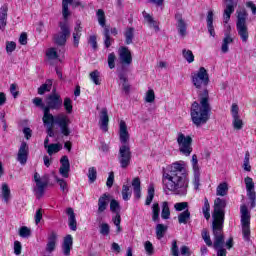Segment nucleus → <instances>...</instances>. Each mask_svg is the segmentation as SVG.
I'll use <instances>...</instances> for the list:
<instances>
[{
  "mask_svg": "<svg viewBox=\"0 0 256 256\" xmlns=\"http://www.w3.org/2000/svg\"><path fill=\"white\" fill-rule=\"evenodd\" d=\"M225 207H227V202L225 201V199H215L214 212L212 214V223H225Z\"/></svg>",
  "mask_w": 256,
  "mask_h": 256,
  "instance_id": "423d86ee",
  "label": "nucleus"
},
{
  "mask_svg": "<svg viewBox=\"0 0 256 256\" xmlns=\"http://www.w3.org/2000/svg\"><path fill=\"white\" fill-rule=\"evenodd\" d=\"M142 15L144 17V20L147 21L149 27H153V29H155V31H159V25H157V22H155V20L153 19V16H151L146 11H143Z\"/></svg>",
  "mask_w": 256,
  "mask_h": 256,
  "instance_id": "2f4dec72",
  "label": "nucleus"
},
{
  "mask_svg": "<svg viewBox=\"0 0 256 256\" xmlns=\"http://www.w3.org/2000/svg\"><path fill=\"white\" fill-rule=\"evenodd\" d=\"M46 56L50 60L59 59V54H57V50L55 48L48 49V51L46 52Z\"/></svg>",
  "mask_w": 256,
  "mask_h": 256,
  "instance_id": "e2e57ef3",
  "label": "nucleus"
},
{
  "mask_svg": "<svg viewBox=\"0 0 256 256\" xmlns=\"http://www.w3.org/2000/svg\"><path fill=\"white\" fill-rule=\"evenodd\" d=\"M163 181L166 182L168 191H173L176 195H187V187H189V178H187V170L181 163H173L163 172Z\"/></svg>",
  "mask_w": 256,
  "mask_h": 256,
  "instance_id": "f03ea898",
  "label": "nucleus"
},
{
  "mask_svg": "<svg viewBox=\"0 0 256 256\" xmlns=\"http://www.w3.org/2000/svg\"><path fill=\"white\" fill-rule=\"evenodd\" d=\"M60 168H59V173L61 176L64 177V179H67L69 177V171H71V163L69 162V157L68 156H62L60 159Z\"/></svg>",
  "mask_w": 256,
  "mask_h": 256,
  "instance_id": "f3484780",
  "label": "nucleus"
},
{
  "mask_svg": "<svg viewBox=\"0 0 256 256\" xmlns=\"http://www.w3.org/2000/svg\"><path fill=\"white\" fill-rule=\"evenodd\" d=\"M191 220V212L189 209L184 210L178 215V223L180 225H187L189 221Z\"/></svg>",
  "mask_w": 256,
  "mask_h": 256,
  "instance_id": "c85d7f7f",
  "label": "nucleus"
},
{
  "mask_svg": "<svg viewBox=\"0 0 256 256\" xmlns=\"http://www.w3.org/2000/svg\"><path fill=\"white\" fill-rule=\"evenodd\" d=\"M175 19L178 35H180L182 39H185V37H187V22L183 19V15L179 13L175 15Z\"/></svg>",
  "mask_w": 256,
  "mask_h": 256,
  "instance_id": "2eb2a0df",
  "label": "nucleus"
},
{
  "mask_svg": "<svg viewBox=\"0 0 256 256\" xmlns=\"http://www.w3.org/2000/svg\"><path fill=\"white\" fill-rule=\"evenodd\" d=\"M51 87H53V81L51 79L46 80V82L38 88V95H45V93L51 91Z\"/></svg>",
  "mask_w": 256,
  "mask_h": 256,
  "instance_id": "473e14b6",
  "label": "nucleus"
},
{
  "mask_svg": "<svg viewBox=\"0 0 256 256\" xmlns=\"http://www.w3.org/2000/svg\"><path fill=\"white\" fill-rule=\"evenodd\" d=\"M125 44L131 45L133 43V39H135V28L129 27L124 32Z\"/></svg>",
  "mask_w": 256,
  "mask_h": 256,
  "instance_id": "c756f323",
  "label": "nucleus"
},
{
  "mask_svg": "<svg viewBox=\"0 0 256 256\" xmlns=\"http://www.w3.org/2000/svg\"><path fill=\"white\" fill-rule=\"evenodd\" d=\"M96 17L98 19V23L100 25V27H103V29H105L106 23H107V19L105 18V11L103 9H98L96 12Z\"/></svg>",
  "mask_w": 256,
  "mask_h": 256,
  "instance_id": "c9c22d12",
  "label": "nucleus"
},
{
  "mask_svg": "<svg viewBox=\"0 0 256 256\" xmlns=\"http://www.w3.org/2000/svg\"><path fill=\"white\" fill-rule=\"evenodd\" d=\"M177 143L180 153L189 157L193 152V147L191 146L193 145V138H191V136H185V134L180 132L178 133Z\"/></svg>",
  "mask_w": 256,
  "mask_h": 256,
  "instance_id": "6e6552de",
  "label": "nucleus"
},
{
  "mask_svg": "<svg viewBox=\"0 0 256 256\" xmlns=\"http://www.w3.org/2000/svg\"><path fill=\"white\" fill-rule=\"evenodd\" d=\"M71 249H73V236L68 234L65 236L63 244H62V251L65 256L71 255Z\"/></svg>",
  "mask_w": 256,
  "mask_h": 256,
  "instance_id": "412c9836",
  "label": "nucleus"
},
{
  "mask_svg": "<svg viewBox=\"0 0 256 256\" xmlns=\"http://www.w3.org/2000/svg\"><path fill=\"white\" fill-rule=\"evenodd\" d=\"M119 61L121 65H131L133 63V56L131 50L127 46H121L118 50Z\"/></svg>",
  "mask_w": 256,
  "mask_h": 256,
  "instance_id": "ddd939ff",
  "label": "nucleus"
},
{
  "mask_svg": "<svg viewBox=\"0 0 256 256\" xmlns=\"http://www.w3.org/2000/svg\"><path fill=\"white\" fill-rule=\"evenodd\" d=\"M55 181L60 186V189H61L62 193H67V191H69L67 189V182L64 179H61V178L55 176Z\"/></svg>",
  "mask_w": 256,
  "mask_h": 256,
  "instance_id": "4d7b16f0",
  "label": "nucleus"
},
{
  "mask_svg": "<svg viewBox=\"0 0 256 256\" xmlns=\"http://www.w3.org/2000/svg\"><path fill=\"white\" fill-rule=\"evenodd\" d=\"M15 49H17V43H15L13 41L6 42V52L8 55H11V53H13V51H15Z\"/></svg>",
  "mask_w": 256,
  "mask_h": 256,
  "instance_id": "680f3d73",
  "label": "nucleus"
},
{
  "mask_svg": "<svg viewBox=\"0 0 256 256\" xmlns=\"http://www.w3.org/2000/svg\"><path fill=\"white\" fill-rule=\"evenodd\" d=\"M250 159H251V154L249 153V151H246L243 165H242L244 171H248V172L251 171Z\"/></svg>",
  "mask_w": 256,
  "mask_h": 256,
  "instance_id": "8fccbe9b",
  "label": "nucleus"
},
{
  "mask_svg": "<svg viewBox=\"0 0 256 256\" xmlns=\"http://www.w3.org/2000/svg\"><path fill=\"white\" fill-rule=\"evenodd\" d=\"M66 214L68 215V225L71 231H77V219L75 218V211L73 208H67Z\"/></svg>",
  "mask_w": 256,
  "mask_h": 256,
  "instance_id": "393cba45",
  "label": "nucleus"
},
{
  "mask_svg": "<svg viewBox=\"0 0 256 256\" xmlns=\"http://www.w3.org/2000/svg\"><path fill=\"white\" fill-rule=\"evenodd\" d=\"M214 15L213 10H209L206 17L207 29L211 37H215V26H213Z\"/></svg>",
  "mask_w": 256,
  "mask_h": 256,
  "instance_id": "bb28decb",
  "label": "nucleus"
},
{
  "mask_svg": "<svg viewBox=\"0 0 256 256\" xmlns=\"http://www.w3.org/2000/svg\"><path fill=\"white\" fill-rule=\"evenodd\" d=\"M57 248V233L52 232L48 236V242L46 244V252L47 253H53L55 249Z\"/></svg>",
  "mask_w": 256,
  "mask_h": 256,
  "instance_id": "4be33fe9",
  "label": "nucleus"
},
{
  "mask_svg": "<svg viewBox=\"0 0 256 256\" xmlns=\"http://www.w3.org/2000/svg\"><path fill=\"white\" fill-rule=\"evenodd\" d=\"M32 103L35 104L36 107H40L42 109V111H45V103H43V99L40 97H36L32 100Z\"/></svg>",
  "mask_w": 256,
  "mask_h": 256,
  "instance_id": "338daca9",
  "label": "nucleus"
},
{
  "mask_svg": "<svg viewBox=\"0 0 256 256\" xmlns=\"http://www.w3.org/2000/svg\"><path fill=\"white\" fill-rule=\"evenodd\" d=\"M88 181L89 183L97 181V169L95 167H90L88 169Z\"/></svg>",
  "mask_w": 256,
  "mask_h": 256,
  "instance_id": "864d4df0",
  "label": "nucleus"
},
{
  "mask_svg": "<svg viewBox=\"0 0 256 256\" xmlns=\"http://www.w3.org/2000/svg\"><path fill=\"white\" fill-rule=\"evenodd\" d=\"M107 207H109V194L104 193L102 196L98 199V210L97 213H104L107 210Z\"/></svg>",
  "mask_w": 256,
  "mask_h": 256,
  "instance_id": "5701e85b",
  "label": "nucleus"
},
{
  "mask_svg": "<svg viewBox=\"0 0 256 256\" xmlns=\"http://www.w3.org/2000/svg\"><path fill=\"white\" fill-rule=\"evenodd\" d=\"M34 182L36 183V187L34 188V192L37 199H41L43 195H45V189L49 186V174H45L41 177L39 173H34Z\"/></svg>",
  "mask_w": 256,
  "mask_h": 256,
  "instance_id": "0eeeda50",
  "label": "nucleus"
},
{
  "mask_svg": "<svg viewBox=\"0 0 256 256\" xmlns=\"http://www.w3.org/2000/svg\"><path fill=\"white\" fill-rule=\"evenodd\" d=\"M224 223L212 222V233L214 236V249H223L225 245V236L223 235Z\"/></svg>",
  "mask_w": 256,
  "mask_h": 256,
  "instance_id": "1a4fd4ad",
  "label": "nucleus"
},
{
  "mask_svg": "<svg viewBox=\"0 0 256 256\" xmlns=\"http://www.w3.org/2000/svg\"><path fill=\"white\" fill-rule=\"evenodd\" d=\"M131 195H132L131 187H129L128 185H123L122 186V199L124 201H129V199H131Z\"/></svg>",
  "mask_w": 256,
  "mask_h": 256,
  "instance_id": "09e8293b",
  "label": "nucleus"
},
{
  "mask_svg": "<svg viewBox=\"0 0 256 256\" xmlns=\"http://www.w3.org/2000/svg\"><path fill=\"white\" fill-rule=\"evenodd\" d=\"M168 227L164 224H157L155 231H156V238L161 241L163 237H165V233H167Z\"/></svg>",
  "mask_w": 256,
  "mask_h": 256,
  "instance_id": "72a5a7b5",
  "label": "nucleus"
},
{
  "mask_svg": "<svg viewBox=\"0 0 256 256\" xmlns=\"http://www.w3.org/2000/svg\"><path fill=\"white\" fill-rule=\"evenodd\" d=\"M175 211L181 212V211H187L189 209V203L188 202H178L174 204Z\"/></svg>",
  "mask_w": 256,
  "mask_h": 256,
  "instance_id": "6e6d98bb",
  "label": "nucleus"
},
{
  "mask_svg": "<svg viewBox=\"0 0 256 256\" xmlns=\"http://www.w3.org/2000/svg\"><path fill=\"white\" fill-rule=\"evenodd\" d=\"M131 146L129 144L121 145L118 152V161L121 169H127L131 165Z\"/></svg>",
  "mask_w": 256,
  "mask_h": 256,
  "instance_id": "9d476101",
  "label": "nucleus"
},
{
  "mask_svg": "<svg viewBox=\"0 0 256 256\" xmlns=\"http://www.w3.org/2000/svg\"><path fill=\"white\" fill-rule=\"evenodd\" d=\"M69 5H72L73 7H80L81 2H74L73 0H62V15L64 21H67L71 15V12L69 11Z\"/></svg>",
  "mask_w": 256,
  "mask_h": 256,
  "instance_id": "a211bd4d",
  "label": "nucleus"
},
{
  "mask_svg": "<svg viewBox=\"0 0 256 256\" xmlns=\"http://www.w3.org/2000/svg\"><path fill=\"white\" fill-rule=\"evenodd\" d=\"M27 159H29V146L27 142H22L17 154V161L20 162V165H26Z\"/></svg>",
  "mask_w": 256,
  "mask_h": 256,
  "instance_id": "dca6fc26",
  "label": "nucleus"
},
{
  "mask_svg": "<svg viewBox=\"0 0 256 256\" xmlns=\"http://www.w3.org/2000/svg\"><path fill=\"white\" fill-rule=\"evenodd\" d=\"M159 213H161V207H159V203H154L152 205V221L154 223H159Z\"/></svg>",
  "mask_w": 256,
  "mask_h": 256,
  "instance_id": "58836bf2",
  "label": "nucleus"
},
{
  "mask_svg": "<svg viewBox=\"0 0 256 256\" xmlns=\"http://www.w3.org/2000/svg\"><path fill=\"white\" fill-rule=\"evenodd\" d=\"M171 255L179 256V246H177V240L172 241Z\"/></svg>",
  "mask_w": 256,
  "mask_h": 256,
  "instance_id": "774afa93",
  "label": "nucleus"
},
{
  "mask_svg": "<svg viewBox=\"0 0 256 256\" xmlns=\"http://www.w3.org/2000/svg\"><path fill=\"white\" fill-rule=\"evenodd\" d=\"M43 117H42V121L44 123V125H46L47 127H53V125H57V116H53V114H51V110H49V108H46L43 110Z\"/></svg>",
  "mask_w": 256,
  "mask_h": 256,
  "instance_id": "6ab92c4d",
  "label": "nucleus"
},
{
  "mask_svg": "<svg viewBox=\"0 0 256 256\" xmlns=\"http://www.w3.org/2000/svg\"><path fill=\"white\" fill-rule=\"evenodd\" d=\"M244 183L246 185L247 195H255V183L253 182V178L249 176L246 177Z\"/></svg>",
  "mask_w": 256,
  "mask_h": 256,
  "instance_id": "7c9ffc66",
  "label": "nucleus"
},
{
  "mask_svg": "<svg viewBox=\"0 0 256 256\" xmlns=\"http://www.w3.org/2000/svg\"><path fill=\"white\" fill-rule=\"evenodd\" d=\"M99 75L100 73L98 70H94L90 73V79L94 85H101V82L99 81Z\"/></svg>",
  "mask_w": 256,
  "mask_h": 256,
  "instance_id": "13d9d810",
  "label": "nucleus"
},
{
  "mask_svg": "<svg viewBox=\"0 0 256 256\" xmlns=\"http://www.w3.org/2000/svg\"><path fill=\"white\" fill-rule=\"evenodd\" d=\"M202 239L208 247H213V241H211V235H209V231H207V229L202 230Z\"/></svg>",
  "mask_w": 256,
  "mask_h": 256,
  "instance_id": "3c124183",
  "label": "nucleus"
},
{
  "mask_svg": "<svg viewBox=\"0 0 256 256\" xmlns=\"http://www.w3.org/2000/svg\"><path fill=\"white\" fill-rule=\"evenodd\" d=\"M211 205L209 204V200L207 198H204V206L202 207V212L207 221L211 219Z\"/></svg>",
  "mask_w": 256,
  "mask_h": 256,
  "instance_id": "37998d69",
  "label": "nucleus"
},
{
  "mask_svg": "<svg viewBox=\"0 0 256 256\" xmlns=\"http://www.w3.org/2000/svg\"><path fill=\"white\" fill-rule=\"evenodd\" d=\"M83 31V27H81V23L77 22L74 28L73 33V43L74 47H79V41L81 39V32Z\"/></svg>",
  "mask_w": 256,
  "mask_h": 256,
  "instance_id": "cd10ccee",
  "label": "nucleus"
},
{
  "mask_svg": "<svg viewBox=\"0 0 256 256\" xmlns=\"http://www.w3.org/2000/svg\"><path fill=\"white\" fill-rule=\"evenodd\" d=\"M63 105L66 113H68V115H71V113H73V100H71V98L69 97H66L64 98Z\"/></svg>",
  "mask_w": 256,
  "mask_h": 256,
  "instance_id": "49530a36",
  "label": "nucleus"
},
{
  "mask_svg": "<svg viewBox=\"0 0 256 256\" xmlns=\"http://www.w3.org/2000/svg\"><path fill=\"white\" fill-rule=\"evenodd\" d=\"M119 139L122 145H129V131H127V124L125 121L120 122Z\"/></svg>",
  "mask_w": 256,
  "mask_h": 256,
  "instance_id": "aec40b11",
  "label": "nucleus"
},
{
  "mask_svg": "<svg viewBox=\"0 0 256 256\" xmlns=\"http://www.w3.org/2000/svg\"><path fill=\"white\" fill-rule=\"evenodd\" d=\"M162 219H170L171 217V210L169 209V202L164 201L162 202V212H161Z\"/></svg>",
  "mask_w": 256,
  "mask_h": 256,
  "instance_id": "ea45409f",
  "label": "nucleus"
},
{
  "mask_svg": "<svg viewBox=\"0 0 256 256\" xmlns=\"http://www.w3.org/2000/svg\"><path fill=\"white\" fill-rule=\"evenodd\" d=\"M118 77L120 79V81H122V87H123V91L126 93V95H129V91H131V85H129V83H127L128 79L125 77V74L123 72H120L118 74Z\"/></svg>",
  "mask_w": 256,
  "mask_h": 256,
  "instance_id": "e433bc0d",
  "label": "nucleus"
},
{
  "mask_svg": "<svg viewBox=\"0 0 256 256\" xmlns=\"http://www.w3.org/2000/svg\"><path fill=\"white\" fill-rule=\"evenodd\" d=\"M109 233H111V227L109 226V224L102 223L100 225V235H104L105 237H107Z\"/></svg>",
  "mask_w": 256,
  "mask_h": 256,
  "instance_id": "bf43d9fd",
  "label": "nucleus"
},
{
  "mask_svg": "<svg viewBox=\"0 0 256 256\" xmlns=\"http://www.w3.org/2000/svg\"><path fill=\"white\" fill-rule=\"evenodd\" d=\"M61 107H63L61 95L54 93L46 98V108L44 109H48V111H59Z\"/></svg>",
  "mask_w": 256,
  "mask_h": 256,
  "instance_id": "9b49d317",
  "label": "nucleus"
},
{
  "mask_svg": "<svg viewBox=\"0 0 256 256\" xmlns=\"http://www.w3.org/2000/svg\"><path fill=\"white\" fill-rule=\"evenodd\" d=\"M71 124V120L67 115L60 114L56 116V125L60 128V131L64 137H69L71 135V129H69V125Z\"/></svg>",
  "mask_w": 256,
  "mask_h": 256,
  "instance_id": "f8f14e48",
  "label": "nucleus"
},
{
  "mask_svg": "<svg viewBox=\"0 0 256 256\" xmlns=\"http://www.w3.org/2000/svg\"><path fill=\"white\" fill-rule=\"evenodd\" d=\"M241 213V225H242V235L244 241H250L251 239V214L246 205L240 207Z\"/></svg>",
  "mask_w": 256,
  "mask_h": 256,
  "instance_id": "20e7f679",
  "label": "nucleus"
},
{
  "mask_svg": "<svg viewBox=\"0 0 256 256\" xmlns=\"http://www.w3.org/2000/svg\"><path fill=\"white\" fill-rule=\"evenodd\" d=\"M110 211L115 214L121 213V205L119 204V201L115 199L110 201Z\"/></svg>",
  "mask_w": 256,
  "mask_h": 256,
  "instance_id": "de8ad7c7",
  "label": "nucleus"
},
{
  "mask_svg": "<svg viewBox=\"0 0 256 256\" xmlns=\"http://www.w3.org/2000/svg\"><path fill=\"white\" fill-rule=\"evenodd\" d=\"M115 59H117V56L112 52L108 55V67L109 69H115Z\"/></svg>",
  "mask_w": 256,
  "mask_h": 256,
  "instance_id": "69168bd1",
  "label": "nucleus"
},
{
  "mask_svg": "<svg viewBox=\"0 0 256 256\" xmlns=\"http://www.w3.org/2000/svg\"><path fill=\"white\" fill-rule=\"evenodd\" d=\"M2 198L5 203H9V199H11V189H9V185L7 183L2 184Z\"/></svg>",
  "mask_w": 256,
  "mask_h": 256,
  "instance_id": "79ce46f5",
  "label": "nucleus"
},
{
  "mask_svg": "<svg viewBox=\"0 0 256 256\" xmlns=\"http://www.w3.org/2000/svg\"><path fill=\"white\" fill-rule=\"evenodd\" d=\"M182 55L188 63H193V61H195V56L193 55V52L191 50L183 49Z\"/></svg>",
  "mask_w": 256,
  "mask_h": 256,
  "instance_id": "603ef678",
  "label": "nucleus"
},
{
  "mask_svg": "<svg viewBox=\"0 0 256 256\" xmlns=\"http://www.w3.org/2000/svg\"><path fill=\"white\" fill-rule=\"evenodd\" d=\"M228 191H229V186L227 185V183L224 182L218 185L216 189V195L220 197H225Z\"/></svg>",
  "mask_w": 256,
  "mask_h": 256,
  "instance_id": "c03bdc74",
  "label": "nucleus"
},
{
  "mask_svg": "<svg viewBox=\"0 0 256 256\" xmlns=\"http://www.w3.org/2000/svg\"><path fill=\"white\" fill-rule=\"evenodd\" d=\"M233 128L236 129V131H241L243 129V120L239 118V116H236L233 118Z\"/></svg>",
  "mask_w": 256,
  "mask_h": 256,
  "instance_id": "5fc2aeb1",
  "label": "nucleus"
},
{
  "mask_svg": "<svg viewBox=\"0 0 256 256\" xmlns=\"http://www.w3.org/2000/svg\"><path fill=\"white\" fill-rule=\"evenodd\" d=\"M100 127L103 129V131L109 130V113L107 111V108H102L100 112Z\"/></svg>",
  "mask_w": 256,
  "mask_h": 256,
  "instance_id": "b1692460",
  "label": "nucleus"
},
{
  "mask_svg": "<svg viewBox=\"0 0 256 256\" xmlns=\"http://www.w3.org/2000/svg\"><path fill=\"white\" fill-rule=\"evenodd\" d=\"M230 43H233V38L229 34H226V36L223 39L221 51L222 53H229V45Z\"/></svg>",
  "mask_w": 256,
  "mask_h": 256,
  "instance_id": "4c0bfd02",
  "label": "nucleus"
},
{
  "mask_svg": "<svg viewBox=\"0 0 256 256\" xmlns=\"http://www.w3.org/2000/svg\"><path fill=\"white\" fill-rule=\"evenodd\" d=\"M63 149V145L59 143H52L47 148L48 155H53V153H59Z\"/></svg>",
  "mask_w": 256,
  "mask_h": 256,
  "instance_id": "a18cd8bd",
  "label": "nucleus"
},
{
  "mask_svg": "<svg viewBox=\"0 0 256 256\" xmlns=\"http://www.w3.org/2000/svg\"><path fill=\"white\" fill-rule=\"evenodd\" d=\"M226 6L223 13L224 23H229L231 21V15L235 13V7H237V3L239 0H225Z\"/></svg>",
  "mask_w": 256,
  "mask_h": 256,
  "instance_id": "4468645a",
  "label": "nucleus"
},
{
  "mask_svg": "<svg viewBox=\"0 0 256 256\" xmlns=\"http://www.w3.org/2000/svg\"><path fill=\"white\" fill-rule=\"evenodd\" d=\"M192 84L194 85L199 102L194 101L191 106V120L196 127H201L209 121L211 117V104L209 103V73L205 67H200L197 72L191 74Z\"/></svg>",
  "mask_w": 256,
  "mask_h": 256,
  "instance_id": "f257e3e1",
  "label": "nucleus"
},
{
  "mask_svg": "<svg viewBox=\"0 0 256 256\" xmlns=\"http://www.w3.org/2000/svg\"><path fill=\"white\" fill-rule=\"evenodd\" d=\"M145 101L146 103H153L155 101V91L153 89H149L146 92Z\"/></svg>",
  "mask_w": 256,
  "mask_h": 256,
  "instance_id": "0e129e2a",
  "label": "nucleus"
},
{
  "mask_svg": "<svg viewBox=\"0 0 256 256\" xmlns=\"http://www.w3.org/2000/svg\"><path fill=\"white\" fill-rule=\"evenodd\" d=\"M19 235L24 239H27V237H31V229H29L27 226H22L19 230Z\"/></svg>",
  "mask_w": 256,
  "mask_h": 256,
  "instance_id": "052dcab7",
  "label": "nucleus"
},
{
  "mask_svg": "<svg viewBox=\"0 0 256 256\" xmlns=\"http://www.w3.org/2000/svg\"><path fill=\"white\" fill-rule=\"evenodd\" d=\"M104 35V45L106 49H109L111 47V43H113V38H111V30H109V27H105L103 31Z\"/></svg>",
  "mask_w": 256,
  "mask_h": 256,
  "instance_id": "f704fd0d",
  "label": "nucleus"
},
{
  "mask_svg": "<svg viewBox=\"0 0 256 256\" xmlns=\"http://www.w3.org/2000/svg\"><path fill=\"white\" fill-rule=\"evenodd\" d=\"M60 32L53 35V42L58 47H65L67 44V39L71 37V28L67 20L64 22H59Z\"/></svg>",
  "mask_w": 256,
  "mask_h": 256,
  "instance_id": "39448f33",
  "label": "nucleus"
},
{
  "mask_svg": "<svg viewBox=\"0 0 256 256\" xmlns=\"http://www.w3.org/2000/svg\"><path fill=\"white\" fill-rule=\"evenodd\" d=\"M237 14L236 29L238 35L243 43H247L249 40V29L247 28V17L249 14H247V10L245 9L237 11Z\"/></svg>",
  "mask_w": 256,
  "mask_h": 256,
  "instance_id": "7ed1b4c3",
  "label": "nucleus"
},
{
  "mask_svg": "<svg viewBox=\"0 0 256 256\" xmlns=\"http://www.w3.org/2000/svg\"><path fill=\"white\" fill-rule=\"evenodd\" d=\"M9 11V6L7 4H4L0 8V29L1 31L5 30V27H7V12Z\"/></svg>",
  "mask_w": 256,
  "mask_h": 256,
  "instance_id": "a878e982",
  "label": "nucleus"
},
{
  "mask_svg": "<svg viewBox=\"0 0 256 256\" xmlns=\"http://www.w3.org/2000/svg\"><path fill=\"white\" fill-rule=\"evenodd\" d=\"M155 198V186L150 184L148 187V194L146 197L145 205H151L153 203V199Z\"/></svg>",
  "mask_w": 256,
  "mask_h": 256,
  "instance_id": "a19ab883",
  "label": "nucleus"
}]
</instances>
